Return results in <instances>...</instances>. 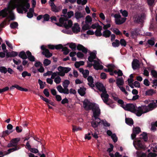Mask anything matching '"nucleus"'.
Here are the masks:
<instances>
[{
    "label": "nucleus",
    "mask_w": 157,
    "mask_h": 157,
    "mask_svg": "<svg viewBox=\"0 0 157 157\" xmlns=\"http://www.w3.org/2000/svg\"><path fill=\"white\" fill-rule=\"evenodd\" d=\"M89 71L87 70H85V71L83 73V77L85 78H86L89 75Z\"/></svg>",
    "instance_id": "052dcab7"
},
{
    "label": "nucleus",
    "mask_w": 157,
    "mask_h": 157,
    "mask_svg": "<svg viewBox=\"0 0 157 157\" xmlns=\"http://www.w3.org/2000/svg\"><path fill=\"white\" fill-rule=\"evenodd\" d=\"M68 29L69 28H65V29H63L62 30V32L64 33H66L67 34H72V32L71 31V30H69Z\"/></svg>",
    "instance_id": "49530a36"
},
{
    "label": "nucleus",
    "mask_w": 157,
    "mask_h": 157,
    "mask_svg": "<svg viewBox=\"0 0 157 157\" xmlns=\"http://www.w3.org/2000/svg\"><path fill=\"white\" fill-rule=\"evenodd\" d=\"M13 147L9 149L8 150V152H7L6 154H10L11 152H13L14 151H17L19 150L20 149L19 147Z\"/></svg>",
    "instance_id": "c85d7f7f"
},
{
    "label": "nucleus",
    "mask_w": 157,
    "mask_h": 157,
    "mask_svg": "<svg viewBox=\"0 0 157 157\" xmlns=\"http://www.w3.org/2000/svg\"><path fill=\"white\" fill-rule=\"evenodd\" d=\"M122 108L125 110L130 111L135 114L138 117L140 116L143 114L142 109L141 107H139L137 109L136 108L135 106L132 104L129 103L125 105Z\"/></svg>",
    "instance_id": "7ed1b4c3"
},
{
    "label": "nucleus",
    "mask_w": 157,
    "mask_h": 157,
    "mask_svg": "<svg viewBox=\"0 0 157 157\" xmlns=\"http://www.w3.org/2000/svg\"><path fill=\"white\" fill-rule=\"evenodd\" d=\"M112 31L116 35H121L122 34V33L121 32L117 29H116V28L113 29Z\"/></svg>",
    "instance_id": "864d4df0"
},
{
    "label": "nucleus",
    "mask_w": 157,
    "mask_h": 157,
    "mask_svg": "<svg viewBox=\"0 0 157 157\" xmlns=\"http://www.w3.org/2000/svg\"><path fill=\"white\" fill-rule=\"evenodd\" d=\"M95 86L97 88L100 92L102 93L101 95V98L105 97V98H107L109 97V95L107 93V91L104 85L101 83L97 82L95 84Z\"/></svg>",
    "instance_id": "39448f33"
},
{
    "label": "nucleus",
    "mask_w": 157,
    "mask_h": 157,
    "mask_svg": "<svg viewBox=\"0 0 157 157\" xmlns=\"http://www.w3.org/2000/svg\"><path fill=\"white\" fill-rule=\"evenodd\" d=\"M20 138H16L12 139L9 143L7 145L8 147H19L18 146V143L20 140Z\"/></svg>",
    "instance_id": "6e6552de"
},
{
    "label": "nucleus",
    "mask_w": 157,
    "mask_h": 157,
    "mask_svg": "<svg viewBox=\"0 0 157 157\" xmlns=\"http://www.w3.org/2000/svg\"><path fill=\"white\" fill-rule=\"evenodd\" d=\"M10 27L12 29H15L17 28L18 25L17 22H14L10 24Z\"/></svg>",
    "instance_id": "de8ad7c7"
},
{
    "label": "nucleus",
    "mask_w": 157,
    "mask_h": 157,
    "mask_svg": "<svg viewBox=\"0 0 157 157\" xmlns=\"http://www.w3.org/2000/svg\"><path fill=\"white\" fill-rule=\"evenodd\" d=\"M120 12L122 14V15L125 17H127L128 16V12L126 10H120Z\"/></svg>",
    "instance_id": "09e8293b"
},
{
    "label": "nucleus",
    "mask_w": 157,
    "mask_h": 157,
    "mask_svg": "<svg viewBox=\"0 0 157 157\" xmlns=\"http://www.w3.org/2000/svg\"><path fill=\"white\" fill-rule=\"evenodd\" d=\"M38 82L40 85V88L41 89H43L45 87V85L46 84L45 82H43L40 79H39L38 81Z\"/></svg>",
    "instance_id": "c9c22d12"
},
{
    "label": "nucleus",
    "mask_w": 157,
    "mask_h": 157,
    "mask_svg": "<svg viewBox=\"0 0 157 157\" xmlns=\"http://www.w3.org/2000/svg\"><path fill=\"white\" fill-rule=\"evenodd\" d=\"M100 123L103 124L104 126L105 127H109L110 126V124L109 123H108L106 121H104L103 120H100Z\"/></svg>",
    "instance_id": "c03bdc74"
},
{
    "label": "nucleus",
    "mask_w": 157,
    "mask_h": 157,
    "mask_svg": "<svg viewBox=\"0 0 157 157\" xmlns=\"http://www.w3.org/2000/svg\"><path fill=\"white\" fill-rule=\"evenodd\" d=\"M18 55V53L16 52L12 51L11 52H8L6 53V56L7 58L13 57L17 56Z\"/></svg>",
    "instance_id": "a211bd4d"
},
{
    "label": "nucleus",
    "mask_w": 157,
    "mask_h": 157,
    "mask_svg": "<svg viewBox=\"0 0 157 157\" xmlns=\"http://www.w3.org/2000/svg\"><path fill=\"white\" fill-rule=\"evenodd\" d=\"M62 7L61 6H59L58 7H57L55 5L51 7L52 10L55 12L59 11V10L62 9Z\"/></svg>",
    "instance_id": "7c9ffc66"
},
{
    "label": "nucleus",
    "mask_w": 157,
    "mask_h": 157,
    "mask_svg": "<svg viewBox=\"0 0 157 157\" xmlns=\"http://www.w3.org/2000/svg\"><path fill=\"white\" fill-rule=\"evenodd\" d=\"M145 15L144 13L140 15H136L134 17V21L136 22H142L144 18Z\"/></svg>",
    "instance_id": "ddd939ff"
},
{
    "label": "nucleus",
    "mask_w": 157,
    "mask_h": 157,
    "mask_svg": "<svg viewBox=\"0 0 157 157\" xmlns=\"http://www.w3.org/2000/svg\"><path fill=\"white\" fill-rule=\"evenodd\" d=\"M138 29H134L131 32V36L134 38L135 36L138 33Z\"/></svg>",
    "instance_id": "ea45409f"
},
{
    "label": "nucleus",
    "mask_w": 157,
    "mask_h": 157,
    "mask_svg": "<svg viewBox=\"0 0 157 157\" xmlns=\"http://www.w3.org/2000/svg\"><path fill=\"white\" fill-rule=\"evenodd\" d=\"M125 122L127 124L130 125L133 124V121L131 118H126Z\"/></svg>",
    "instance_id": "72a5a7b5"
},
{
    "label": "nucleus",
    "mask_w": 157,
    "mask_h": 157,
    "mask_svg": "<svg viewBox=\"0 0 157 157\" xmlns=\"http://www.w3.org/2000/svg\"><path fill=\"white\" fill-rule=\"evenodd\" d=\"M8 6L0 11V16L7 17V20L10 21L15 19L14 15L12 11L16 7L19 13H25L28 11L30 5L28 2L29 0H10Z\"/></svg>",
    "instance_id": "f257e3e1"
},
{
    "label": "nucleus",
    "mask_w": 157,
    "mask_h": 157,
    "mask_svg": "<svg viewBox=\"0 0 157 157\" xmlns=\"http://www.w3.org/2000/svg\"><path fill=\"white\" fill-rule=\"evenodd\" d=\"M22 130V127L20 126H17L16 127V132L18 133H20L21 132Z\"/></svg>",
    "instance_id": "e2e57ef3"
},
{
    "label": "nucleus",
    "mask_w": 157,
    "mask_h": 157,
    "mask_svg": "<svg viewBox=\"0 0 157 157\" xmlns=\"http://www.w3.org/2000/svg\"><path fill=\"white\" fill-rule=\"evenodd\" d=\"M19 56L23 59H26L27 57L25 52L24 51L21 52L18 55Z\"/></svg>",
    "instance_id": "cd10ccee"
},
{
    "label": "nucleus",
    "mask_w": 157,
    "mask_h": 157,
    "mask_svg": "<svg viewBox=\"0 0 157 157\" xmlns=\"http://www.w3.org/2000/svg\"><path fill=\"white\" fill-rule=\"evenodd\" d=\"M30 152L34 153H37L39 151L38 150L35 148H31L29 150Z\"/></svg>",
    "instance_id": "13d9d810"
},
{
    "label": "nucleus",
    "mask_w": 157,
    "mask_h": 157,
    "mask_svg": "<svg viewBox=\"0 0 157 157\" xmlns=\"http://www.w3.org/2000/svg\"><path fill=\"white\" fill-rule=\"evenodd\" d=\"M111 32L109 30H105L102 33V35L106 38L109 37L111 34Z\"/></svg>",
    "instance_id": "b1692460"
},
{
    "label": "nucleus",
    "mask_w": 157,
    "mask_h": 157,
    "mask_svg": "<svg viewBox=\"0 0 157 157\" xmlns=\"http://www.w3.org/2000/svg\"><path fill=\"white\" fill-rule=\"evenodd\" d=\"M58 91L60 93H63L64 94H68V93L65 90V88H63L61 85H59L56 87Z\"/></svg>",
    "instance_id": "aec40b11"
},
{
    "label": "nucleus",
    "mask_w": 157,
    "mask_h": 157,
    "mask_svg": "<svg viewBox=\"0 0 157 157\" xmlns=\"http://www.w3.org/2000/svg\"><path fill=\"white\" fill-rule=\"evenodd\" d=\"M117 102L121 105V106L122 108V106L124 107L125 105L124 104V101L121 99H119L118 100Z\"/></svg>",
    "instance_id": "338daca9"
},
{
    "label": "nucleus",
    "mask_w": 157,
    "mask_h": 157,
    "mask_svg": "<svg viewBox=\"0 0 157 157\" xmlns=\"http://www.w3.org/2000/svg\"><path fill=\"white\" fill-rule=\"evenodd\" d=\"M111 137L114 143L117 141L118 138L115 133L113 134V135L111 136Z\"/></svg>",
    "instance_id": "5fc2aeb1"
},
{
    "label": "nucleus",
    "mask_w": 157,
    "mask_h": 157,
    "mask_svg": "<svg viewBox=\"0 0 157 157\" xmlns=\"http://www.w3.org/2000/svg\"><path fill=\"white\" fill-rule=\"evenodd\" d=\"M120 45L121 46L125 47L126 46L127 44V43L125 40L123 39L120 40Z\"/></svg>",
    "instance_id": "a18cd8bd"
},
{
    "label": "nucleus",
    "mask_w": 157,
    "mask_h": 157,
    "mask_svg": "<svg viewBox=\"0 0 157 157\" xmlns=\"http://www.w3.org/2000/svg\"><path fill=\"white\" fill-rule=\"evenodd\" d=\"M94 63L93 65L94 69L96 70H102L103 69V66L100 65L99 62L96 60L94 61Z\"/></svg>",
    "instance_id": "2eb2a0df"
},
{
    "label": "nucleus",
    "mask_w": 157,
    "mask_h": 157,
    "mask_svg": "<svg viewBox=\"0 0 157 157\" xmlns=\"http://www.w3.org/2000/svg\"><path fill=\"white\" fill-rule=\"evenodd\" d=\"M74 12L72 11H70L67 12V14L66 15H63V16H64V18L67 17V19L68 18H70L74 16Z\"/></svg>",
    "instance_id": "2f4dec72"
},
{
    "label": "nucleus",
    "mask_w": 157,
    "mask_h": 157,
    "mask_svg": "<svg viewBox=\"0 0 157 157\" xmlns=\"http://www.w3.org/2000/svg\"><path fill=\"white\" fill-rule=\"evenodd\" d=\"M58 70L61 74H63V76L65 75V73H67L71 70V68L69 67H65L59 66L58 67Z\"/></svg>",
    "instance_id": "1a4fd4ad"
},
{
    "label": "nucleus",
    "mask_w": 157,
    "mask_h": 157,
    "mask_svg": "<svg viewBox=\"0 0 157 157\" xmlns=\"http://www.w3.org/2000/svg\"><path fill=\"white\" fill-rule=\"evenodd\" d=\"M86 89L85 88L80 87L78 90V92L81 96H83L86 94Z\"/></svg>",
    "instance_id": "bb28decb"
},
{
    "label": "nucleus",
    "mask_w": 157,
    "mask_h": 157,
    "mask_svg": "<svg viewBox=\"0 0 157 157\" xmlns=\"http://www.w3.org/2000/svg\"><path fill=\"white\" fill-rule=\"evenodd\" d=\"M43 93L46 97H48L49 96V93L48 89H44L43 91Z\"/></svg>",
    "instance_id": "680f3d73"
},
{
    "label": "nucleus",
    "mask_w": 157,
    "mask_h": 157,
    "mask_svg": "<svg viewBox=\"0 0 157 157\" xmlns=\"http://www.w3.org/2000/svg\"><path fill=\"white\" fill-rule=\"evenodd\" d=\"M83 104L84 107L86 109L92 110L93 113L92 117H94V119L91 122V124L94 128H97L101 123L100 118L98 117L101 114V110L98 105L95 103L90 102L88 100L84 101Z\"/></svg>",
    "instance_id": "f03ea898"
},
{
    "label": "nucleus",
    "mask_w": 157,
    "mask_h": 157,
    "mask_svg": "<svg viewBox=\"0 0 157 157\" xmlns=\"http://www.w3.org/2000/svg\"><path fill=\"white\" fill-rule=\"evenodd\" d=\"M0 71L2 73L6 74L7 71V70L5 67L4 66H1L0 67Z\"/></svg>",
    "instance_id": "79ce46f5"
},
{
    "label": "nucleus",
    "mask_w": 157,
    "mask_h": 157,
    "mask_svg": "<svg viewBox=\"0 0 157 157\" xmlns=\"http://www.w3.org/2000/svg\"><path fill=\"white\" fill-rule=\"evenodd\" d=\"M70 83V82L68 80H65L63 82L62 85L65 88V90L66 91L68 94L69 93V89H68V85Z\"/></svg>",
    "instance_id": "f3484780"
},
{
    "label": "nucleus",
    "mask_w": 157,
    "mask_h": 157,
    "mask_svg": "<svg viewBox=\"0 0 157 157\" xmlns=\"http://www.w3.org/2000/svg\"><path fill=\"white\" fill-rule=\"evenodd\" d=\"M60 74V72H59H59L56 71V72H53L51 75L52 76L51 78L52 79L55 78V77H56L58 75L61 76H63V73H61V74Z\"/></svg>",
    "instance_id": "a878e982"
},
{
    "label": "nucleus",
    "mask_w": 157,
    "mask_h": 157,
    "mask_svg": "<svg viewBox=\"0 0 157 157\" xmlns=\"http://www.w3.org/2000/svg\"><path fill=\"white\" fill-rule=\"evenodd\" d=\"M156 154L154 153L150 152L147 155V157H156Z\"/></svg>",
    "instance_id": "774afa93"
},
{
    "label": "nucleus",
    "mask_w": 157,
    "mask_h": 157,
    "mask_svg": "<svg viewBox=\"0 0 157 157\" xmlns=\"http://www.w3.org/2000/svg\"><path fill=\"white\" fill-rule=\"evenodd\" d=\"M137 144L138 147L141 149H145V146L142 143L141 141L138 140L137 141Z\"/></svg>",
    "instance_id": "f704fd0d"
},
{
    "label": "nucleus",
    "mask_w": 157,
    "mask_h": 157,
    "mask_svg": "<svg viewBox=\"0 0 157 157\" xmlns=\"http://www.w3.org/2000/svg\"><path fill=\"white\" fill-rule=\"evenodd\" d=\"M114 17L115 18V22L117 25H121L125 22L126 18L125 17H121L120 14H116Z\"/></svg>",
    "instance_id": "0eeeda50"
},
{
    "label": "nucleus",
    "mask_w": 157,
    "mask_h": 157,
    "mask_svg": "<svg viewBox=\"0 0 157 157\" xmlns=\"http://www.w3.org/2000/svg\"><path fill=\"white\" fill-rule=\"evenodd\" d=\"M151 75L155 78H157V71L155 70H153L151 71Z\"/></svg>",
    "instance_id": "6e6d98bb"
},
{
    "label": "nucleus",
    "mask_w": 157,
    "mask_h": 157,
    "mask_svg": "<svg viewBox=\"0 0 157 157\" xmlns=\"http://www.w3.org/2000/svg\"><path fill=\"white\" fill-rule=\"evenodd\" d=\"M51 63V61L47 59H45L43 62V63L44 66H47L50 64Z\"/></svg>",
    "instance_id": "8fccbe9b"
},
{
    "label": "nucleus",
    "mask_w": 157,
    "mask_h": 157,
    "mask_svg": "<svg viewBox=\"0 0 157 157\" xmlns=\"http://www.w3.org/2000/svg\"><path fill=\"white\" fill-rule=\"evenodd\" d=\"M143 114L146 113L152 110L157 107V104L154 102V100H152L147 106H142Z\"/></svg>",
    "instance_id": "423d86ee"
},
{
    "label": "nucleus",
    "mask_w": 157,
    "mask_h": 157,
    "mask_svg": "<svg viewBox=\"0 0 157 157\" xmlns=\"http://www.w3.org/2000/svg\"><path fill=\"white\" fill-rule=\"evenodd\" d=\"M75 18L77 19L78 21L80 20H83L84 19V16L83 13L79 11L76 12L75 14Z\"/></svg>",
    "instance_id": "4468645a"
},
{
    "label": "nucleus",
    "mask_w": 157,
    "mask_h": 157,
    "mask_svg": "<svg viewBox=\"0 0 157 157\" xmlns=\"http://www.w3.org/2000/svg\"><path fill=\"white\" fill-rule=\"evenodd\" d=\"M43 51L42 52V54L44 55L45 57L47 58L50 57L52 56V53H50L49 50H43Z\"/></svg>",
    "instance_id": "6ab92c4d"
},
{
    "label": "nucleus",
    "mask_w": 157,
    "mask_h": 157,
    "mask_svg": "<svg viewBox=\"0 0 157 157\" xmlns=\"http://www.w3.org/2000/svg\"><path fill=\"white\" fill-rule=\"evenodd\" d=\"M61 78L59 76H57L54 79V82L56 84H59V83L61 81Z\"/></svg>",
    "instance_id": "4d7b16f0"
},
{
    "label": "nucleus",
    "mask_w": 157,
    "mask_h": 157,
    "mask_svg": "<svg viewBox=\"0 0 157 157\" xmlns=\"http://www.w3.org/2000/svg\"><path fill=\"white\" fill-rule=\"evenodd\" d=\"M101 24L103 25V29L105 30L107 29L110 28L111 26L110 24H106L103 23H101Z\"/></svg>",
    "instance_id": "bf43d9fd"
},
{
    "label": "nucleus",
    "mask_w": 157,
    "mask_h": 157,
    "mask_svg": "<svg viewBox=\"0 0 157 157\" xmlns=\"http://www.w3.org/2000/svg\"><path fill=\"white\" fill-rule=\"evenodd\" d=\"M69 48L71 49H76L77 47V49H86L82 45L79 44L77 46L74 43H71L69 44Z\"/></svg>",
    "instance_id": "f8f14e48"
},
{
    "label": "nucleus",
    "mask_w": 157,
    "mask_h": 157,
    "mask_svg": "<svg viewBox=\"0 0 157 157\" xmlns=\"http://www.w3.org/2000/svg\"><path fill=\"white\" fill-rule=\"evenodd\" d=\"M116 84L118 86H122L124 84V81L122 78H119L116 80Z\"/></svg>",
    "instance_id": "5701e85b"
},
{
    "label": "nucleus",
    "mask_w": 157,
    "mask_h": 157,
    "mask_svg": "<svg viewBox=\"0 0 157 157\" xmlns=\"http://www.w3.org/2000/svg\"><path fill=\"white\" fill-rule=\"evenodd\" d=\"M90 25L85 23L84 25L82 27V30L85 31L89 29L90 28Z\"/></svg>",
    "instance_id": "58836bf2"
},
{
    "label": "nucleus",
    "mask_w": 157,
    "mask_h": 157,
    "mask_svg": "<svg viewBox=\"0 0 157 157\" xmlns=\"http://www.w3.org/2000/svg\"><path fill=\"white\" fill-rule=\"evenodd\" d=\"M136 153L138 157H147L146 154L142 153L141 151H137Z\"/></svg>",
    "instance_id": "4c0bfd02"
},
{
    "label": "nucleus",
    "mask_w": 157,
    "mask_h": 157,
    "mask_svg": "<svg viewBox=\"0 0 157 157\" xmlns=\"http://www.w3.org/2000/svg\"><path fill=\"white\" fill-rule=\"evenodd\" d=\"M64 16H62V17L59 19V23H56L57 25L61 26L63 25V26L66 28H69L72 25V22L71 20H67V18H64Z\"/></svg>",
    "instance_id": "20e7f679"
},
{
    "label": "nucleus",
    "mask_w": 157,
    "mask_h": 157,
    "mask_svg": "<svg viewBox=\"0 0 157 157\" xmlns=\"http://www.w3.org/2000/svg\"><path fill=\"white\" fill-rule=\"evenodd\" d=\"M72 132H73L82 130V128L80 127H77L74 125H72Z\"/></svg>",
    "instance_id": "a19ab883"
},
{
    "label": "nucleus",
    "mask_w": 157,
    "mask_h": 157,
    "mask_svg": "<svg viewBox=\"0 0 157 157\" xmlns=\"http://www.w3.org/2000/svg\"><path fill=\"white\" fill-rule=\"evenodd\" d=\"M155 93L153 90L150 89L146 91V95H151Z\"/></svg>",
    "instance_id": "37998d69"
},
{
    "label": "nucleus",
    "mask_w": 157,
    "mask_h": 157,
    "mask_svg": "<svg viewBox=\"0 0 157 157\" xmlns=\"http://www.w3.org/2000/svg\"><path fill=\"white\" fill-rule=\"evenodd\" d=\"M139 61L137 60H134L132 63V66L134 70L136 69L139 66Z\"/></svg>",
    "instance_id": "4be33fe9"
},
{
    "label": "nucleus",
    "mask_w": 157,
    "mask_h": 157,
    "mask_svg": "<svg viewBox=\"0 0 157 157\" xmlns=\"http://www.w3.org/2000/svg\"><path fill=\"white\" fill-rule=\"evenodd\" d=\"M92 21V19L89 15L87 16L86 17L85 23L90 25Z\"/></svg>",
    "instance_id": "473e14b6"
},
{
    "label": "nucleus",
    "mask_w": 157,
    "mask_h": 157,
    "mask_svg": "<svg viewBox=\"0 0 157 157\" xmlns=\"http://www.w3.org/2000/svg\"><path fill=\"white\" fill-rule=\"evenodd\" d=\"M109 145H110V148H109L107 150V151L108 152L110 153V152H112L113 151V146L111 144H109Z\"/></svg>",
    "instance_id": "69168bd1"
},
{
    "label": "nucleus",
    "mask_w": 157,
    "mask_h": 157,
    "mask_svg": "<svg viewBox=\"0 0 157 157\" xmlns=\"http://www.w3.org/2000/svg\"><path fill=\"white\" fill-rule=\"evenodd\" d=\"M141 132L140 128L139 127H136L133 128V132L131 135L132 139L134 140L136 138V135L139 134Z\"/></svg>",
    "instance_id": "9d476101"
},
{
    "label": "nucleus",
    "mask_w": 157,
    "mask_h": 157,
    "mask_svg": "<svg viewBox=\"0 0 157 157\" xmlns=\"http://www.w3.org/2000/svg\"><path fill=\"white\" fill-rule=\"evenodd\" d=\"M103 102L108 105H109L113 103L112 100L109 98V97L107 98H106L105 97L102 98Z\"/></svg>",
    "instance_id": "412c9836"
},
{
    "label": "nucleus",
    "mask_w": 157,
    "mask_h": 157,
    "mask_svg": "<svg viewBox=\"0 0 157 157\" xmlns=\"http://www.w3.org/2000/svg\"><path fill=\"white\" fill-rule=\"evenodd\" d=\"M148 4L149 6H153L155 5V0H147Z\"/></svg>",
    "instance_id": "603ef678"
},
{
    "label": "nucleus",
    "mask_w": 157,
    "mask_h": 157,
    "mask_svg": "<svg viewBox=\"0 0 157 157\" xmlns=\"http://www.w3.org/2000/svg\"><path fill=\"white\" fill-rule=\"evenodd\" d=\"M101 29L102 28L101 26H99L98 27H97L96 31L95 32V34L96 36H101L102 35V34L101 32Z\"/></svg>",
    "instance_id": "393cba45"
},
{
    "label": "nucleus",
    "mask_w": 157,
    "mask_h": 157,
    "mask_svg": "<svg viewBox=\"0 0 157 157\" xmlns=\"http://www.w3.org/2000/svg\"><path fill=\"white\" fill-rule=\"evenodd\" d=\"M9 89V88L8 86H6L2 89H0V93H2V92L7 91Z\"/></svg>",
    "instance_id": "0e129e2a"
},
{
    "label": "nucleus",
    "mask_w": 157,
    "mask_h": 157,
    "mask_svg": "<svg viewBox=\"0 0 157 157\" xmlns=\"http://www.w3.org/2000/svg\"><path fill=\"white\" fill-rule=\"evenodd\" d=\"M48 48L49 49H68L66 47H63L61 44H59L56 46L52 45H48Z\"/></svg>",
    "instance_id": "9b49d317"
},
{
    "label": "nucleus",
    "mask_w": 157,
    "mask_h": 157,
    "mask_svg": "<svg viewBox=\"0 0 157 157\" xmlns=\"http://www.w3.org/2000/svg\"><path fill=\"white\" fill-rule=\"evenodd\" d=\"M72 29L73 32L75 33H77L80 32V28L79 25L76 23L74 24Z\"/></svg>",
    "instance_id": "dca6fc26"
},
{
    "label": "nucleus",
    "mask_w": 157,
    "mask_h": 157,
    "mask_svg": "<svg viewBox=\"0 0 157 157\" xmlns=\"http://www.w3.org/2000/svg\"><path fill=\"white\" fill-rule=\"evenodd\" d=\"M140 138L144 140V141L147 142L148 140V137L147 134L146 132H143L140 135Z\"/></svg>",
    "instance_id": "c756f323"
},
{
    "label": "nucleus",
    "mask_w": 157,
    "mask_h": 157,
    "mask_svg": "<svg viewBox=\"0 0 157 157\" xmlns=\"http://www.w3.org/2000/svg\"><path fill=\"white\" fill-rule=\"evenodd\" d=\"M77 3L78 4L84 5L86 4L87 2V0H77Z\"/></svg>",
    "instance_id": "3c124183"
},
{
    "label": "nucleus",
    "mask_w": 157,
    "mask_h": 157,
    "mask_svg": "<svg viewBox=\"0 0 157 157\" xmlns=\"http://www.w3.org/2000/svg\"><path fill=\"white\" fill-rule=\"evenodd\" d=\"M112 45L114 47H118L120 45L119 41L116 39L112 43Z\"/></svg>",
    "instance_id": "e433bc0d"
}]
</instances>
